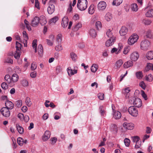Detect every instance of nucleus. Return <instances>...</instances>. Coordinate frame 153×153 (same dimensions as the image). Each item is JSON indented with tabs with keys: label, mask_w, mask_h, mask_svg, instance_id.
<instances>
[{
	"label": "nucleus",
	"mask_w": 153,
	"mask_h": 153,
	"mask_svg": "<svg viewBox=\"0 0 153 153\" xmlns=\"http://www.w3.org/2000/svg\"><path fill=\"white\" fill-rule=\"evenodd\" d=\"M87 4L88 1L87 0H78L77 5L79 10L83 11L86 9Z\"/></svg>",
	"instance_id": "f257e3e1"
},
{
	"label": "nucleus",
	"mask_w": 153,
	"mask_h": 153,
	"mask_svg": "<svg viewBox=\"0 0 153 153\" xmlns=\"http://www.w3.org/2000/svg\"><path fill=\"white\" fill-rule=\"evenodd\" d=\"M138 39V35L136 33H133L128 39L127 43L130 45H132L137 42Z\"/></svg>",
	"instance_id": "f03ea898"
},
{
	"label": "nucleus",
	"mask_w": 153,
	"mask_h": 153,
	"mask_svg": "<svg viewBox=\"0 0 153 153\" xmlns=\"http://www.w3.org/2000/svg\"><path fill=\"white\" fill-rule=\"evenodd\" d=\"M129 114L134 117H136L138 115L137 109L134 106L130 107L128 109Z\"/></svg>",
	"instance_id": "7ed1b4c3"
},
{
	"label": "nucleus",
	"mask_w": 153,
	"mask_h": 153,
	"mask_svg": "<svg viewBox=\"0 0 153 153\" xmlns=\"http://www.w3.org/2000/svg\"><path fill=\"white\" fill-rule=\"evenodd\" d=\"M55 3V0H51L49 2V6L48 8V12L49 14H52L54 11L55 6L54 3Z\"/></svg>",
	"instance_id": "20e7f679"
},
{
	"label": "nucleus",
	"mask_w": 153,
	"mask_h": 153,
	"mask_svg": "<svg viewBox=\"0 0 153 153\" xmlns=\"http://www.w3.org/2000/svg\"><path fill=\"white\" fill-rule=\"evenodd\" d=\"M123 48V44L120 43L118 44L117 48H112L111 51V53H115L116 54H118L120 53L121 50Z\"/></svg>",
	"instance_id": "39448f33"
},
{
	"label": "nucleus",
	"mask_w": 153,
	"mask_h": 153,
	"mask_svg": "<svg viewBox=\"0 0 153 153\" xmlns=\"http://www.w3.org/2000/svg\"><path fill=\"white\" fill-rule=\"evenodd\" d=\"M150 45L149 41L147 40L142 41L140 44L141 48L143 50H147L148 49Z\"/></svg>",
	"instance_id": "423d86ee"
},
{
	"label": "nucleus",
	"mask_w": 153,
	"mask_h": 153,
	"mask_svg": "<svg viewBox=\"0 0 153 153\" xmlns=\"http://www.w3.org/2000/svg\"><path fill=\"white\" fill-rule=\"evenodd\" d=\"M124 129L127 130H132L134 126V124L131 123L124 122L123 125Z\"/></svg>",
	"instance_id": "0eeeda50"
},
{
	"label": "nucleus",
	"mask_w": 153,
	"mask_h": 153,
	"mask_svg": "<svg viewBox=\"0 0 153 153\" xmlns=\"http://www.w3.org/2000/svg\"><path fill=\"white\" fill-rule=\"evenodd\" d=\"M1 112L2 114L5 117H8L10 116V112L7 108H2L1 110Z\"/></svg>",
	"instance_id": "6e6552de"
},
{
	"label": "nucleus",
	"mask_w": 153,
	"mask_h": 153,
	"mask_svg": "<svg viewBox=\"0 0 153 153\" xmlns=\"http://www.w3.org/2000/svg\"><path fill=\"white\" fill-rule=\"evenodd\" d=\"M139 57L138 53L136 51L133 52L131 53L130 55V59L131 60L136 61L137 60Z\"/></svg>",
	"instance_id": "1a4fd4ad"
},
{
	"label": "nucleus",
	"mask_w": 153,
	"mask_h": 153,
	"mask_svg": "<svg viewBox=\"0 0 153 153\" xmlns=\"http://www.w3.org/2000/svg\"><path fill=\"white\" fill-rule=\"evenodd\" d=\"M106 7V4L104 1H101L97 5V8L99 10H103L105 9Z\"/></svg>",
	"instance_id": "9d476101"
},
{
	"label": "nucleus",
	"mask_w": 153,
	"mask_h": 153,
	"mask_svg": "<svg viewBox=\"0 0 153 153\" xmlns=\"http://www.w3.org/2000/svg\"><path fill=\"white\" fill-rule=\"evenodd\" d=\"M133 104L135 106L138 108L140 107L142 105V101L139 98H135L133 101Z\"/></svg>",
	"instance_id": "9b49d317"
},
{
	"label": "nucleus",
	"mask_w": 153,
	"mask_h": 153,
	"mask_svg": "<svg viewBox=\"0 0 153 153\" xmlns=\"http://www.w3.org/2000/svg\"><path fill=\"white\" fill-rule=\"evenodd\" d=\"M128 31V29L126 27L122 26L119 31V33L121 36H123L126 35Z\"/></svg>",
	"instance_id": "f8f14e48"
},
{
	"label": "nucleus",
	"mask_w": 153,
	"mask_h": 153,
	"mask_svg": "<svg viewBox=\"0 0 153 153\" xmlns=\"http://www.w3.org/2000/svg\"><path fill=\"white\" fill-rule=\"evenodd\" d=\"M116 40V38H110L109 39L107 40L105 43V45L107 47H109L112 45Z\"/></svg>",
	"instance_id": "ddd939ff"
},
{
	"label": "nucleus",
	"mask_w": 153,
	"mask_h": 153,
	"mask_svg": "<svg viewBox=\"0 0 153 153\" xmlns=\"http://www.w3.org/2000/svg\"><path fill=\"white\" fill-rule=\"evenodd\" d=\"M21 50L17 49V50H16V51L14 54L15 58L18 60V63L19 64H20L21 63V62H18V60H19L21 55Z\"/></svg>",
	"instance_id": "4468645a"
},
{
	"label": "nucleus",
	"mask_w": 153,
	"mask_h": 153,
	"mask_svg": "<svg viewBox=\"0 0 153 153\" xmlns=\"http://www.w3.org/2000/svg\"><path fill=\"white\" fill-rule=\"evenodd\" d=\"M51 134L48 131H46L42 137V140L45 141L48 140L50 137Z\"/></svg>",
	"instance_id": "2eb2a0df"
},
{
	"label": "nucleus",
	"mask_w": 153,
	"mask_h": 153,
	"mask_svg": "<svg viewBox=\"0 0 153 153\" xmlns=\"http://www.w3.org/2000/svg\"><path fill=\"white\" fill-rule=\"evenodd\" d=\"M74 70H72L70 67L68 68L67 69V71L68 72V75L70 76H71L73 75L74 74H76L77 73V70H75V67Z\"/></svg>",
	"instance_id": "dca6fc26"
},
{
	"label": "nucleus",
	"mask_w": 153,
	"mask_h": 153,
	"mask_svg": "<svg viewBox=\"0 0 153 153\" xmlns=\"http://www.w3.org/2000/svg\"><path fill=\"white\" fill-rule=\"evenodd\" d=\"M39 23V18L36 16L32 20L31 22V25L32 26L35 27Z\"/></svg>",
	"instance_id": "f3484780"
},
{
	"label": "nucleus",
	"mask_w": 153,
	"mask_h": 153,
	"mask_svg": "<svg viewBox=\"0 0 153 153\" xmlns=\"http://www.w3.org/2000/svg\"><path fill=\"white\" fill-rule=\"evenodd\" d=\"M5 106L6 108H7L8 109H12L14 107V104L10 101L9 100H7L5 103Z\"/></svg>",
	"instance_id": "a211bd4d"
},
{
	"label": "nucleus",
	"mask_w": 153,
	"mask_h": 153,
	"mask_svg": "<svg viewBox=\"0 0 153 153\" xmlns=\"http://www.w3.org/2000/svg\"><path fill=\"white\" fill-rule=\"evenodd\" d=\"M68 19L67 17H64L62 19V27L64 28L66 27L68 24Z\"/></svg>",
	"instance_id": "6ab92c4d"
},
{
	"label": "nucleus",
	"mask_w": 153,
	"mask_h": 153,
	"mask_svg": "<svg viewBox=\"0 0 153 153\" xmlns=\"http://www.w3.org/2000/svg\"><path fill=\"white\" fill-rule=\"evenodd\" d=\"M39 23L42 25H45L47 22L46 19L45 17L44 16H40L39 18Z\"/></svg>",
	"instance_id": "aec40b11"
},
{
	"label": "nucleus",
	"mask_w": 153,
	"mask_h": 153,
	"mask_svg": "<svg viewBox=\"0 0 153 153\" xmlns=\"http://www.w3.org/2000/svg\"><path fill=\"white\" fill-rule=\"evenodd\" d=\"M107 36L109 38H116L114 35V33L113 31L112 30L108 29L107 30L106 33Z\"/></svg>",
	"instance_id": "412c9836"
},
{
	"label": "nucleus",
	"mask_w": 153,
	"mask_h": 153,
	"mask_svg": "<svg viewBox=\"0 0 153 153\" xmlns=\"http://www.w3.org/2000/svg\"><path fill=\"white\" fill-rule=\"evenodd\" d=\"M104 18L106 21L109 22L113 18L112 15L111 13H108L105 15Z\"/></svg>",
	"instance_id": "4be33fe9"
},
{
	"label": "nucleus",
	"mask_w": 153,
	"mask_h": 153,
	"mask_svg": "<svg viewBox=\"0 0 153 153\" xmlns=\"http://www.w3.org/2000/svg\"><path fill=\"white\" fill-rule=\"evenodd\" d=\"M90 35L93 38H95L97 36V33L94 29H91L89 31Z\"/></svg>",
	"instance_id": "5701e85b"
},
{
	"label": "nucleus",
	"mask_w": 153,
	"mask_h": 153,
	"mask_svg": "<svg viewBox=\"0 0 153 153\" xmlns=\"http://www.w3.org/2000/svg\"><path fill=\"white\" fill-rule=\"evenodd\" d=\"M133 65V62L131 61H128L124 63L123 65L124 68H127L129 67L132 66Z\"/></svg>",
	"instance_id": "b1692460"
},
{
	"label": "nucleus",
	"mask_w": 153,
	"mask_h": 153,
	"mask_svg": "<svg viewBox=\"0 0 153 153\" xmlns=\"http://www.w3.org/2000/svg\"><path fill=\"white\" fill-rule=\"evenodd\" d=\"M95 11V6L94 4H91L88 9V13L90 14H93Z\"/></svg>",
	"instance_id": "393cba45"
},
{
	"label": "nucleus",
	"mask_w": 153,
	"mask_h": 153,
	"mask_svg": "<svg viewBox=\"0 0 153 153\" xmlns=\"http://www.w3.org/2000/svg\"><path fill=\"white\" fill-rule=\"evenodd\" d=\"M114 117L116 119H119L121 117V114L118 111H115L113 115Z\"/></svg>",
	"instance_id": "a878e982"
},
{
	"label": "nucleus",
	"mask_w": 153,
	"mask_h": 153,
	"mask_svg": "<svg viewBox=\"0 0 153 153\" xmlns=\"http://www.w3.org/2000/svg\"><path fill=\"white\" fill-rule=\"evenodd\" d=\"M146 36L147 38L151 39L153 36L152 33V30L151 29L148 30L146 32Z\"/></svg>",
	"instance_id": "bb28decb"
},
{
	"label": "nucleus",
	"mask_w": 153,
	"mask_h": 153,
	"mask_svg": "<svg viewBox=\"0 0 153 153\" xmlns=\"http://www.w3.org/2000/svg\"><path fill=\"white\" fill-rule=\"evenodd\" d=\"M150 70H153V64L151 63H148L144 71L145 72H147Z\"/></svg>",
	"instance_id": "cd10ccee"
},
{
	"label": "nucleus",
	"mask_w": 153,
	"mask_h": 153,
	"mask_svg": "<svg viewBox=\"0 0 153 153\" xmlns=\"http://www.w3.org/2000/svg\"><path fill=\"white\" fill-rule=\"evenodd\" d=\"M11 81L13 82H17L19 79V76L16 74H13L12 76Z\"/></svg>",
	"instance_id": "c85d7f7f"
},
{
	"label": "nucleus",
	"mask_w": 153,
	"mask_h": 153,
	"mask_svg": "<svg viewBox=\"0 0 153 153\" xmlns=\"http://www.w3.org/2000/svg\"><path fill=\"white\" fill-rule=\"evenodd\" d=\"M38 52L40 56H41L43 53V48L42 45L40 44L38 46Z\"/></svg>",
	"instance_id": "c756f323"
},
{
	"label": "nucleus",
	"mask_w": 153,
	"mask_h": 153,
	"mask_svg": "<svg viewBox=\"0 0 153 153\" xmlns=\"http://www.w3.org/2000/svg\"><path fill=\"white\" fill-rule=\"evenodd\" d=\"M146 16L148 17H153V9L149 10L146 13Z\"/></svg>",
	"instance_id": "7c9ffc66"
},
{
	"label": "nucleus",
	"mask_w": 153,
	"mask_h": 153,
	"mask_svg": "<svg viewBox=\"0 0 153 153\" xmlns=\"http://www.w3.org/2000/svg\"><path fill=\"white\" fill-rule=\"evenodd\" d=\"M146 57L149 60H151L153 59V51H151L148 52L146 54Z\"/></svg>",
	"instance_id": "2f4dec72"
},
{
	"label": "nucleus",
	"mask_w": 153,
	"mask_h": 153,
	"mask_svg": "<svg viewBox=\"0 0 153 153\" xmlns=\"http://www.w3.org/2000/svg\"><path fill=\"white\" fill-rule=\"evenodd\" d=\"M131 47L129 46L125 47L123 49V53L125 55L127 54L130 51Z\"/></svg>",
	"instance_id": "473e14b6"
},
{
	"label": "nucleus",
	"mask_w": 153,
	"mask_h": 153,
	"mask_svg": "<svg viewBox=\"0 0 153 153\" xmlns=\"http://www.w3.org/2000/svg\"><path fill=\"white\" fill-rule=\"evenodd\" d=\"M131 8L132 11L136 12L138 9V7L136 4L133 3L131 5Z\"/></svg>",
	"instance_id": "72a5a7b5"
},
{
	"label": "nucleus",
	"mask_w": 153,
	"mask_h": 153,
	"mask_svg": "<svg viewBox=\"0 0 153 153\" xmlns=\"http://www.w3.org/2000/svg\"><path fill=\"white\" fill-rule=\"evenodd\" d=\"M123 63V61L122 59H120L117 61L115 64L116 68H119Z\"/></svg>",
	"instance_id": "f704fd0d"
},
{
	"label": "nucleus",
	"mask_w": 153,
	"mask_h": 153,
	"mask_svg": "<svg viewBox=\"0 0 153 153\" xmlns=\"http://www.w3.org/2000/svg\"><path fill=\"white\" fill-rule=\"evenodd\" d=\"M142 22L144 24L146 25H150L152 22L150 20L146 19H143L142 20Z\"/></svg>",
	"instance_id": "c9c22d12"
},
{
	"label": "nucleus",
	"mask_w": 153,
	"mask_h": 153,
	"mask_svg": "<svg viewBox=\"0 0 153 153\" xmlns=\"http://www.w3.org/2000/svg\"><path fill=\"white\" fill-rule=\"evenodd\" d=\"M62 36L60 33L58 34L56 37V41L58 43H61L62 41Z\"/></svg>",
	"instance_id": "e433bc0d"
},
{
	"label": "nucleus",
	"mask_w": 153,
	"mask_h": 153,
	"mask_svg": "<svg viewBox=\"0 0 153 153\" xmlns=\"http://www.w3.org/2000/svg\"><path fill=\"white\" fill-rule=\"evenodd\" d=\"M98 66L96 64H93L91 67V70L93 72H95L98 68Z\"/></svg>",
	"instance_id": "4c0bfd02"
},
{
	"label": "nucleus",
	"mask_w": 153,
	"mask_h": 153,
	"mask_svg": "<svg viewBox=\"0 0 153 153\" xmlns=\"http://www.w3.org/2000/svg\"><path fill=\"white\" fill-rule=\"evenodd\" d=\"M82 27V25L81 23L79 22L76 24L74 28V31H76L78 30L79 28H81Z\"/></svg>",
	"instance_id": "58836bf2"
},
{
	"label": "nucleus",
	"mask_w": 153,
	"mask_h": 153,
	"mask_svg": "<svg viewBox=\"0 0 153 153\" xmlns=\"http://www.w3.org/2000/svg\"><path fill=\"white\" fill-rule=\"evenodd\" d=\"M99 109L101 115L104 116L105 114V108L103 106H101L100 107Z\"/></svg>",
	"instance_id": "ea45409f"
},
{
	"label": "nucleus",
	"mask_w": 153,
	"mask_h": 153,
	"mask_svg": "<svg viewBox=\"0 0 153 153\" xmlns=\"http://www.w3.org/2000/svg\"><path fill=\"white\" fill-rule=\"evenodd\" d=\"M16 127L19 133L22 134L24 132V129L19 124L16 125Z\"/></svg>",
	"instance_id": "a19ab883"
},
{
	"label": "nucleus",
	"mask_w": 153,
	"mask_h": 153,
	"mask_svg": "<svg viewBox=\"0 0 153 153\" xmlns=\"http://www.w3.org/2000/svg\"><path fill=\"white\" fill-rule=\"evenodd\" d=\"M21 84L23 86L27 87L29 85L27 79H23L21 81Z\"/></svg>",
	"instance_id": "79ce46f5"
},
{
	"label": "nucleus",
	"mask_w": 153,
	"mask_h": 153,
	"mask_svg": "<svg viewBox=\"0 0 153 153\" xmlns=\"http://www.w3.org/2000/svg\"><path fill=\"white\" fill-rule=\"evenodd\" d=\"M24 23L26 26V27L29 31L31 30V28L29 25V23L26 19L24 20Z\"/></svg>",
	"instance_id": "37998d69"
},
{
	"label": "nucleus",
	"mask_w": 153,
	"mask_h": 153,
	"mask_svg": "<svg viewBox=\"0 0 153 153\" xmlns=\"http://www.w3.org/2000/svg\"><path fill=\"white\" fill-rule=\"evenodd\" d=\"M26 104L28 106L30 107L32 105V103L31 102L30 100L29 97H26L25 101Z\"/></svg>",
	"instance_id": "c03bdc74"
},
{
	"label": "nucleus",
	"mask_w": 153,
	"mask_h": 153,
	"mask_svg": "<svg viewBox=\"0 0 153 153\" xmlns=\"http://www.w3.org/2000/svg\"><path fill=\"white\" fill-rule=\"evenodd\" d=\"M70 56L73 61H75L77 58L76 55L75 53L72 52L70 53Z\"/></svg>",
	"instance_id": "a18cd8bd"
},
{
	"label": "nucleus",
	"mask_w": 153,
	"mask_h": 153,
	"mask_svg": "<svg viewBox=\"0 0 153 153\" xmlns=\"http://www.w3.org/2000/svg\"><path fill=\"white\" fill-rule=\"evenodd\" d=\"M123 1V0H114L113 4L114 5L118 6Z\"/></svg>",
	"instance_id": "49530a36"
},
{
	"label": "nucleus",
	"mask_w": 153,
	"mask_h": 153,
	"mask_svg": "<svg viewBox=\"0 0 153 153\" xmlns=\"http://www.w3.org/2000/svg\"><path fill=\"white\" fill-rule=\"evenodd\" d=\"M17 143L19 146H22L24 143V140L22 138L18 137L17 139Z\"/></svg>",
	"instance_id": "de8ad7c7"
},
{
	"label": "nucleus",
	"mask_w": 153,
	"mask_h": 153,
	"mask_svg": "<svg viewBox=\"0 0 153 153\" xmlns=\"http://www.w3.org/2000/svg\"><path fill=\"white\" fill-rule=\"evenodd\" d=\"M4 79L8 83H10L11 82V78L9 75H6L4 77Z\"/></svg>",
	"instance_id": "09e8293b"
},
{
	"label": "nucleus",
	"mask_w": 153,
	"mask_h": 153,
	"mask_svg": "<svg viewBox=\"0 0 153 153\" xmlns=\"http://www.w3.org/2000/svg\"><path fill=\"white\" fill-rule=\"evenodd\" d=\"M124 142L125 145L126 146L128 147L129 146L130 143V140L129 139L126 138L124 140Z\"/></svg>",
	"instance_id": "8fccbe9b"
},
{
	"label": "nucleus",
	"mask_w": 153,
	"mask_h": 153,
	"mask_svg": "<svg viewBox=\"0 0 153 153\" xmlns=\"http://www.w3.org/2000/svg\"><path fill=\"white\" fill-rule=\"evenodd\" d=\"M59 18L57 16H55L51 19L50 20V22L51 23H55L57 20L59 19Z\"/></svg>",
	"instance_id": "3c124183"
},
{
	"label": "nucleus",
	"mask_w": 153,
	"mask_h": 153,
	"mask_svg": "<svg viewBox=\"0 0 153 153\" xmlns=\"http://www.w3.org/2000/svg\"><path fill=\"white\" fill-rule=\"evenodd\" d=\"M95 26L97 29L98 30H99L102 27V24L101 22L99 21H97L95 23Z\"/></svg>",
	"instance_id": "603ef678"
},
{
	"label": "nucleus",
	"mask_w": 153,
	"mask_h": 153,
	"mask_svg": "<svg viewBox=\"0 0 153 153\" xmlns=\"http://www.w3.org/2000/svg\"><path fill=\"white\" fill-rule=\"evenodd\" d=\"M55 48L56 51H59L62 50L63 48L61 44L59 43V44L55 47Z\"/></svg>",
	"instance_id": "864d4df0"
},
{
	"label": "nucleus",
	"mask_w": 153,
	"mask_h": 153,
	"mask_svg": "<svg viewBox=\"0 0 153 153\" xmlns=\"http://www.w3.org/2000/svg\"><path fill=\"white\" fill-rule=\"evenodd\" d=\"M37 41V40H33L32 43V47L34 49H35V52H37V50L36 49Z\"/></svg>",
	"instance_id": "5fc2aeb1"
},
{
	"label": "nucleus",
	"mask_w": 153,
	"mask_h": 153,
	"mask_svg": "<svg viewBox=\"0 0 153 153\" xmlns=\"http://www.w3.org/2000/svg\"><path fill=\"white\" fill-rule=\"evenodd\" d=\"M131 138L134 142L137 143V141L140 140L139 137L137 136L132 137Z\"/></svg>",
	"instance_id": "6e6d98bb"
},
{
	"label": "nucleus",
	"mask_w": 153,
	"mask_h": 153,
	"mask_svg": "<svg viewBox=\"0 0 153 153\" xmlns=\"http://www.w3.org/2000/svg\"><path fill=\"white\" fill-rule=\"evenodd\" d=\"M153 79L152 76L151 74H149L147 76H146V80L149 82L152 81Z\"/></svg>",
	"instance_id": "4d7b16f0"
},
{
	"label": "nucleus",
	"mask_w": 153,
	"mask_h": 153,
	"mask_svg": "<svg viewBox=\"0 0 153 153\" xmlns=\"http://www.w3.org/2000/svg\"><path fill=\"white\" fill-rule=\"evenodd\" d=\"M37 68L36 63L33 62L32 63L31 65V69L32 70H35Z\"/></svg>",
	"instance_id": "13d9d810"
},
{
	"label": "nucleus",
	"mask_w": 153,
	"mask_h": 153,
	"mask_svg": "<svg viewBox=\"0 0 153 153\" xmlns=\"http://www.w3.org/2000/svg\"><path fill=\"white\" fill-rule=\"evenodd\" d=\"M14 71L15 72L17 73H20L21 72V70L20 68L18 66H16L14 69Z\"/></svg>",
	"instance_id": "bf43d9fd"
},
{
	"label": "nucleus",
	"mask_w": 153,
	"mask_h": 153,
	"mask_svg": "<svg viewBox=\"0 0 153 153\" xmlns=\"http://www.w3.org/2000/svg\"><path fill=\"white\" fill-rule=\"evenodd\" d=\"M21 46L22 45L20 43L18 42H16V50L18 49L19 50H21Z\"/></svg>",
	"instance_id": "052dcab7"
},
{
	"label": "nucleus",
	"mask_w": 153,
	"mask_h": 153,
	"mask_svg": "<svg viewBox=\"0 0 153 153\" xmlns=\"http://www.w3.org/2000/svg\"><path fill=\"white\" fill-rule=\"evenodd\" d=\"M137 77L139 79H141L143 76L142 73L141 72H139L136 73Z\"/></svg>",
	"instance_id": "680f3d73"
},
{
	"label": "nucleus",
	"mask_w": 153,
	"mask_h": 153,
	"mask_svg": "<svg viewBox=\"0 0 153 153\" xmlns=\"http://www.w3.org/2000/svg\"><path fill=\"white\" fill-rule=\"evenodd\" d=\"M46 41L48 45L49 46H53V44L54 41L50 39H47Z\"/></svg>",
	"instance_id": "e2e57ef3"
},
{
	"label": "nucleus",
	"mask_w": 153,
	"mask_h": 153,
	"mask_svg": "<svg viewBox=\"0 0 153 153\" xmlns=\"http://www.w3.org/2000/svg\"><path fill=\"white\" fill-rule=\"evenodd\" d=\"M23 35L25 39V40L26 42L27 40L28 39V37L27 36V34L25 31H23Z\"/></svg>",
	"instance_id": "0e129e2a"
},
{
	"label": "nucleus",
	"mask_w": 153,
	"mask_h": 153,
	"mask_svg": "<svg viewBox=\"0 0 153 153\" xmlns=\"http://www.w3.org/2000/svg\"><path fill=\"white\" fill-rule=\"evenodd\" d=\"M97 96L98 97L100 100H102L104 99V94L102 93H100L98 94Z\"/></svg>",
	"instance_id": "69168bd1"
},
{
	"label": "nucleus",
	"mask_w": 153,
	"mask_h": 153,
	"mask_svg": "<svg viewBox=\"0 0 153 153\" xmlns=\"http://www.w3.org/2000/svg\"><path fill=\"white\" fill-rule=\"evenodd\" d=\"M141 141H139L136 143L135 147L136 149L139 148L141 146Z\"/></svg>",
	"instance_id": "338daca9"
},
{
	"label": "nucleus",
	"mask_w": 153,
	"mask_h": 153,
	"mask_svg": "<svg viewBox=\"0 0 153 153\" xmlns=\"http://www.w3.org/2000/svg\"><path fill=\"white\" fill-rule=\"evenodd\" d=\"M22 105V101L21 100H18L16 102V105L17 107H20Z\"/></svg>",
	"instance_id": "774afa93"
}]
</instances>
